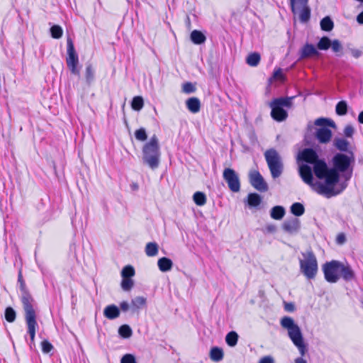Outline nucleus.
<instances>
[{
	"label": "nucleus",
	"instance_id": "f257e3e1",
	"mask_svg": "<svg viewBox=\"0 0 363 363\" xmlns=\"http://www.w3.org/2000/svg\"><path fill=\"white\" fill-rule=\"evenodd\" d=\"M353 162L352 153L347 155L339 152L332 159V167H329L326 162H320L316 167L318 179L323 182L318 181L315 184L317 193L326 198L341 194L347 187L348 182L352 176Z\"/></svg>",
	"mask_w": 363,
	"mask_h": 363
},
{
	"label": "nucleus",
	"instance_id": "f03ea898",
	"mask_svg": "<svg viewBox=\"0 0 363 363\" xmlns=\"http://www.w3.org/2000/svg\"><path fill=\"white\" fill-rule=\"evenodd\" d=\"M18 282L20 284L21 291V302L25 311V318L28 326V333L30 335L31 343L33 342L35 329L37 327L36 315L34 309V299L27 291L25 282L20 272L18 277Z\"/></svg>",
	"mask_w": 363,
	"mask_h": 363
},
{
	"label": "nucleus",
	"instance_id": "7ed1b4c3",
	"mask_svg": "<svg viewBox=\"0 0 363 363\" xmlns=\"http://www.w3.org/2000/svg\"><path fill=\"white\" fill-rule=\"evenodd\" d=\"M280 324L283 328L287 330L289 337L297 347L301 355L304 356L308 349L304 342L303 334L299 326L289 316L283 317L280 320Z\"/></svg>",
	"mask_w": 363,
	"mask_h": 363
},
{
	"label": "nucleus",
	"instance_id": "20e7f679",
	"mask_svg": "<svg viewBox=\"0 0 363 363\" xmlns=\"http://www.w3.org/2000/svg\"><path fill=\"white\" fill-rule=\"evenodd\" d=\"M143 162L152 169L159 167L160 161V147L159 140L155 135H153L150 140L143 147Z\"/></svg>",
	"mask_w": 363,
	"mask_h": 363
},
{
	"label": "nucleus",
	"instance_id": "39448f33",
	"mask_svg": "<svg viewBox=\"0 0 363 363\" xmlns=\"http://www.w3.org/2000/svg\"><path fill=\"white\" fill-rule=\"evenodd\" d=\"M294 96L291 97H279L274 99L270 103L269 106L272 109V118L278 122L284 121L288 117L287 111L284 108H289L292 106V100Z\"/></svg>",
	"mask_w": 363,
	"mask_h": 363
},
{
	"label": "nucleus",
	"instance_id": "423d86ee",
	"mask_svg": "<svg viewBox=\"0 0 363 363\" xmlns=\"http://www.w3.org/2000/svg\"><path fill=\"white\" fill-rule=\"evenodd\" d=\"M303 259H299L300 271L308 279H313L318 272V261L311 250L301 252Z\"/></svg>",
	"mask_w": 363,
	"mask_h": 363
},
{
	"label": "nucleus",
	"instance_id": "0eeeda50",
	"mask_svg": "<svg viewBox=\"0 0 363 363\" xmlns=\"http://www.w3.org/2000/svg\"><path fill=\"white\" fill-rule=\"evenodd\" d=\"M264 157L269 169L272 177L277 179L279 177L284 170V164L279 152L274 148L265 151Z\"/></svg>",
	"mask_w": 363,
	"mask_h": 363
},
{
	"label": "nucleus",
	"instance_id": "6e6552de",
	"mask_svg": "<svg viewBox=\"0 0 363 363\" xmlns=\"http://www.w3.org/2000/svg\"><path fill=\"white\" fill-rule=\"evenodd\" d=\"M314 125L320 126L315 133V137L320 143L326 144L329 143L332 138V131L328 127H334L335 123L328 118H319L314 122Z\"/></svg>",
	"mask_w": 363,
	"mask_h": 363
},
{
	"label": "nucleus",
	"instance_id": "1a4fd4ad",
	"mask_svg": "<svg viewBox=\"0 0 363 363\" xmlns=\"http://www.w3.org/2000/svg\"><path fill=\"white\" fill-rule=\"evenodd\" d=\"M67 57L66 59L67 65L71 73L74 75H79V69L77 67L79 64V57L75 51L74 43L70 38L67 40Z\"/></svg>",
	"mask_w": 363,
	"mask_h": 363
},
{
	"label": "nucleus",
	"instance_id": "9d476101",
	"mask_svg": "<svg viewBox=\"0 0 363 363\" xmlns=\"http://www.w3.org/2000/svg\"><path fill=\"white\" fill-rule=\"evenodd\" d=\"M325 279L329 283H336L340 279V261L332 260L323 265Z\"/></svg>",
	"mask_w": 363,
	"mask_h": 363
},
{
	"label": "nucleus",
	"instance_id": "9b49d317",
	"mask_svg": "<svg viewBox=\"0 0 363 363\" xmlns=\"http://www.w3.org/2000/svg\"><path fill=\"white\" fill-rule=\"evenodd\" d=\"M299 159L308 164H313V173L315 177L318 178V172L316 169L317 165L321 162H325L323 160H320L318 158V155L315 150L312 148H306L304 149L298 156Z\"/></svg>",
	"mask_w": 363,
	"mask_h": 363
},
{
	"label": "nucleus",
	"instance_id": "f8f14e48",
	"mask_svg": "<svg viewBox=\"0 0 363 363\" xmlns=\"http://www.w3.org/2000/svg\"><path fill=\"white\" fill-rule=\"evenodd\" d=\"M223 177L231 191L238 192L240 190V178L234 169L225 168L223 172Z\"/></svg>",
	"mask_w": 363,
	"mask_h": 363
},
{
	"label": "nucleus",
	"instance_id": "ddd939ff",
	"mask_svg": "<svg viewBox=\"0 0 363 363\" xmlns=\"http://www.w3.org/2000/svg\"><path fill=\"white\" fill-rule=\"evenodd\" d=\"M249 180L250 184L260 192L268 191V184L264 181L263 177L258 171H252L249 174Z\"/></svg>",
	"mask_w": 363,
	"mask_h": 363
},
{
	"label": "nucleus",
	"instance_id": "4468645a",
	"mask_svg": "<svg viewBox=\"0 0 363 363\" xmlns=\"http://www.w3.org/2000/svg\"><path fill=\"white\" fill-rule=\"evenodd\" d=\"M313 168L312 169L311 166L308 164H302L299 166V174L303 181L311 186L313 189L317 192L315 184L317 182H313Z\"/></svg>",
	"mask_w": 363,
	"mask_h": 363
},
{
	"label": "nucleus",
	"instance_id": "2eb2a0df",
	"mask_svg": "<svg viewBox=\"0 0 363 363\" xmlns=\"http://www.w3.org/2000/svg\"><path fill=\"white\" fill-rule=\"evenodd\" d=\"M340 278L345 281H351L355 279V273L348 263L340 262Z\"/></svg>",
	"mask_w": 363,
	"mask_h": 363
},
{
	"label": "nucleus",
	"instance_id": "dca6fc26",
	"mask_svg": "<svg viewBox=\"0 0 363 363\" xmlns=\"http://www.w3.org/2000/svg\"><path fill=\"white\" fill-rule=\"evenodd\" d=\"M300 220L296 218L286 220L282 224L283 230L289 234H295L298 233L300 229Z\"/></svg>",
	"mask_w": 363,
	"mask_h": 363
},
{
	"label": "nucleus",
	"instance_id": "f3484780",
	"mask_svg": "<svg viewBox=\"0 0 363 363\" xmlns=\"http://www.w3.org/2000/svg\"><path fill=\"white\" fill-rule=\"evenodd\" d=\"M319 55L317 48L312 44L306 43L300 50V59H306Z\"/></svg>",
	"mask_w": 363,
	"mask_h": 363
},
{
	"label": "nucleus",
	"instance_id": "a211bd4d",
	"mask_svg": "<svg viewBox=\"0 0 363 363\" xmlns=\"http://www.w3.org/2000/svg\"><path fill=\"white\" fill-rule=\"evenodd\" d=\"M104 315L109 320L116 319L120 315V309L114 304L108 305L104 310Z\"/></svg>",
	"mask_w": 363,
	"mask_h": 363
},
{
	"label": "nucleus",
	"instance_id": "6ab92c4d",
	"mask_svg": "<svg viewBox=\"0 0 363 363\" xmlns=\"http://www.w3.org/2000/svg\"><path fill=\"white\" fill-rule=\"evenodd\" d=\"M187 109L193 113L199 112L201 108V101L197 97H191L186 101Z\"/></svg>",
	"mask_w": 363,
	"mask_h": 363
},
{
	"label": "nucleus",
	"instance_id": "aec40b11",
	"mask_svg": "<svg viewBox=\"0 0 363 363\" xmlns=\"http://www.w3.org/2000/svg\"><path fill=\"white\" fill-rule=\"evenodd\" d=\"M298 7H301V9L299 13V20L301 23H307L311 18V9L308 4H303L296 6V9Z\"/></svg>",
	"mask_w": 363,
	"mask_h": 363
},
{
	"label": "nucleus",
	"instance_id": "412c9836",
	"mask_svg": "<svg viewBox=\"0 0 363 363\" xmlns=\"http://www.w3.org/2000/svg\"><path fill=\"white\" fill-rule=\"evenodd\" d=\"M157 265L161 272H167L172 269L173 267V262L169 258L163 257L158 259Z\"/></svg>",
	"mask_w": 363,
	"mask_h": 363
},
{
	"label": "nucleus",
	"instance_id": "4be33fe9",
	"mask_svg": "<svg viewBox=\"0 0 363 363\" xmlns=\"http://www.w3.org/2000/svg\"><path fill=\"white\" fill-rule=\"evenodd\" d=\"M191 40L196 45H201L205 43L206 35L200 30H194L190 35Z\"/></svg>",
	"mask_w": 363,
	"mask_h": 363
},
{
	"label": "nucleus",
	"instance_id": "5701e85b",
	"mask_svg": "<svg viewBox=\"0 0 363 363\" xmlns=\"http://www.w3.org/2000/svg\"><path fill=\"white\" fill-rule=\"evenodd\" d=\"M285 213V208L281 206H275L270 211V216L274 220L282 219Z\"/></svg>",
	"mask_w": 363,
	"mask_h": 363
},
{
	"label": "nucleus",
	"instance_id": "b1692460",
	"mask_svg": "<svg viewBox=\"0 0 363 363\" xmlns=\"http://www.w3.org/2000/svg\"><path fill=\"white\" fill-rule=\"evenodd\" d=\"M223 350L218 347H213L210 351V358L213 362H220L223 359Z\"/></svg>",
	"mask_w": 363,
	"mask_h": 363
},
{
	"label": "nucleus",
	"instance_id": "393cba45",
	"mask_svg": "<svg viewBox=\"0 0 363 363\" xmlns=\"http://www.w3.org/2000/svg\"><path fill=\"white\" fill-rule=\"evenodd\" d=\"M349 142L342 138H335L333 140V145L340 151L347 152L349 147Z\"/></svg>",
	"mask_w": 363,
	"mask_h": 363
},
{
	"label": "nucleus",
	"instance_id": "a878e982",
	"mask_svg": "<svg viewBox=\"0 0 363 363\" xmlns=\"http://www.w3.org/2000/svg\"><path fill=\"white\" fill-rule=\"evenodd\" d=\"M262 201V197L257 193H250L247 195V204L250 207H257Z\"/></svg>",
	"mask_w": 363,
	"mask_h": 363
},
{
	"label": "nucleus",
	"instance_id": "bb28decb",
	"mask_svg": "<svg viewBox=\"0 0 363 363\" xmlns=\"http://www.w3.org/2000/svg\"><path fill=\"white\" fill-rule=\"evenodd\" d=\"M159 246L157 242H151L147 243L145 252L148 257H155L158 254Z\"/></svg>",
	"mask_w": 363,
	"mask_h": 363
},
{
	"label": "nucleus",
	"instance_id": "cd10ccee",
	"mask_svg": "<svg viewBox=\"0 0 363 363\" xmlns=\"http://www.w3.org/2000/svg\"><path fill=\"white\" fill-rule=\"evenodd\" d=\"M320 28L324 31H331L334 27V23L330 16L324 17L320 23Z\"/></svg>",
	"mask_w": 363,
	"mask_h": 363
},
{
	"label": "nucleus",
	"instance_id": "c85d7f7f",
	"mask_svg": "<svg viewBox=\"0 0 363 363\" xmlns=\"http://www.w3.org/2000/svg\"><path fill=\"white\" fill-rule=\"evenodd\" d=\"M290 211L295 216H301L304 213L305 208L302 203L296 202L291 206Z\"/></svg>",
	"mask_w": 363,
	"mask_h": 363
},
{
	"label": "nucleus",
	"instance_id": "c756f323",
	"mask_svg": "<svg viewBox=\"0 0 363 363\" xmlns=\"http://www.w3.org/2000/svg\"><path fill=\"white\" fill-rule=\"evenodd\" d=\"M238 341V335L235 331L229 332L225 336V342L230 347H235Z\"/></svg>",
	"mask_w": 363,
	"mask_h": 363
},
{
	"label": "nucleus",
	"instance_id": "7c9ffc66",
	"mask_svg": "<svg viewBox=\"0 0 363 363\" xmlns=\"http://www.w3.org/2000/svg\"><path fill=\"white\" fill-rule=\"evenodd\" d=\"M331 40L327 37H322L317 43V49L320 50H327L330 48Z\"/></svg>",
	"mask_w": 363,
	"mask_h": 363
},
{
	"label": "nucleus",
	"instance_id": "2f4dec72",
	"mask_svg": "<svg viewBox=\"0 0 363 363\" xmlns=\"http://www.w3.org/2000/svg\"><path fill=\"white\" fill-rule=\"evenodd\" d=\"M260 58V55L258 52H252L247 56L246 62L250 66L256 67L259 63Z\"/></svg>",
	"mask_w": 363,
	"mask_h": 363
},
{
	"label": "nucleus",
	"instance_id": "473e14b6",
	"mask_svg": "<svg viewBox=\"0 0 363 363\" xmlns=\"http://www.w3.org/2000/svg\"><path fill=\"white\" fill-rule=\"evenodd\" d=\"M194 203L199 206H203L206 203V196L201 191H196L193 196Z\"/></svg>",
	"mask_w": 363,
	"mask_h": 363
},
{
	"label": "nucleus",
	"instance_id": "72a5a7b5",
	"mask_svg": "<svg viewBox=\"0 0 363 363\" xmlns=\"http://www.w3.org/2000/svg\"><path fill=\"white\" fill-rule=\"evenodd\" d=\"M347 104L345 101H339L335 107L336 113L339 116H345L347 113Z\"/></svg>",
	"mask_w": 363,
	"mask_h": 363
},
{
	"label": "nucleus",
	"instance_id": "f704fd0d",
	"mask_svg": "<svg viewBox=\"0 0 363 363\" xmlns=\"http://www.w3.org/2000/svg\"><path fill=\"white\" fill-rule=\"evenodd\" d=\"M143 106L144 101L142 96H137L133 97L131 102V106L133 110L140 111L143 108Z\"/></svg>",
	"mask_w": 363,
	"mask_h": 363
},
{
	"label": "nucleus",
	"instance_id": "c9c22d12",
	"mask_svg": "<svg viewBox=\"0 0 363 363\" xmlns=\"http://www.w3.org/2000/svg\"><path fill=\"white\" fill-rule=\"evenodd\" d=\"M85 77L88 84H91L94 80V70L91 64L87 65L86 67Z\"/></svg>",
	"mask_w": 363,
	"mask_h": 363
},
{
	"label": "nucleus",
	"instance_id": "e433bc0d",
	"mask_svg": "<svg viewBox=\"0 0 363 363\" xmlns=\"http://www.w3.org/2000/svg\"><path fill=\"white\" fill-rule=\"evenodd\" d=\"M4 316L6 321L13 323L16 320V313L12 307L9 306L5 309Z\"/></svg>",
	"mask_w": 363,
	"mask_h": 363
},
{
	"label": "nucleus",
	"instance_id": "4c0bfd02",
	"mask_svg": "<svg viewBox=\"0 0 363 363\" xmlns=\"http://www.w3.org/2000/svg\"><path fill=\"white\" fill-rule=\"evenodd\" d=\"M118 334L123 338H128L132 335L133 331L128 325L125 324L119 328Z\"/></svg>",
	"mask_w": 363,
	"mask_h": 363
},
{
	"label": "nucleus",
	"instance_id": "58836bf2",
	"mask_svg": "<svg viewBox=\"0 0 363 363\" xmlns=\"http://www.w3.org/2000/svg\"><path fill=\"white\" fill-rule=\"evenodd\" d=\"M50 35L55 39H59L62 36L63 30L59 25H53L50 29Z\"/></svg>",
	"mask_w": 363,
	"mask_h": 363
},
{
	"label": "nucleus",
	"instance_id": "ea45409f",
	"mask_svg": "<svg viewBox=\"0 0 363 363\" xmlns=\"http://www.w3.org/2000/svg\"><path fill=\"white\" fill-rule=\"evenodd\" d=\"M135 275V269L131 265H126L121 271L122 278H131Z\"/></svg>",
	"mask_w": 363,
	"mask_h": 363
},
{
	"label": "nucleus",
	"instance_id": "a19ab883",
	"mask_svg": "<svg viewBox=\"0 0 363 363\" xmlns=\"http://www.w3.org/2000/svg\"><path fill=\"white\" fill-rule=\"evenodd\" d=\"M131 303L134 308L138 309L146 304V298L143 296H136L132 299Z\"/></svg>",
	"mask_w": 363,
	"mask_h": 363
},
{
	"label": "nucleus",
	"instance_id": "79ce46f5",
	"mask_svg": "<svg viewBox=\"0 0 363 363\" xmlns=\"http://www.w3.org/2000/svg\"><path fill=\"white\" fill-rule=\"evenodd\" d=\"M135 137L136 140L143 142L147 139L146 130L144 128H140L135 130Z\"/></svg>",
	"mask_w": 363,
	"mask_h": 363
},
{
	"label": "nucleus",
	"instance_id": "37998d69",
	"mask_svg": "<svg viewBox=\"0 0 363 363\" xmlns=\"http://www.w3.org/2000/svg\"><path fill=\"white\" fill-rule=\"evenodd\" d=\"M121 285L123 291H128L133 287L134 282L131 278H123Z\"/></svg>",
	"mask_w": 363,
	"mask_h": 363
},
{
	"label": "nucleus",
	"instance_id": "c03bdc74",
	"mask_svg": "<svg viewBox=\"0 0 363 363\" xmlns=\"http://www.w3.org/2000/svg\"><path fill=\"white\" fill-rule=\"evenodd\" d=\"M308 0H290L291 11L294 14L296 13V6L308 4Z\"/></svg>",
	"mask_w": 363,
	"mask_h": 363
},
{
	"label": "nucleus",
	"instance_id": "a18cd8bd",
	"mask_svg": "<svg viewBox=\"0 0 363 363\" xmlns=\"http://www.w3.org/2000/svg\"><path fill=\"white\" fill-rule=\"evenodd\" d=\"M182 91L185 94H192L196 91L195 86L191 82H186L182 85Z\"/></svg>",
	"mask_w": 363,
	"mask_h": 363
},
{
	"label": "nucleus",
	"instance_id": "49530a36",
	"mask_svg": "<svg viewBox=\"0 0 363 363\" xmlns=\"http://www.w3.org/2000/svg\"><path fill=\"white\" fill-rule=\"evenodd\" d=\"M330 48H332V50L335 53L340 52L342 49V46L340 42L336 39L331 41Z\"/></svg>",
	"mask_w": 363,
	"mask_h": 363
},
{
	"label": "nucleus",
	"instance_id": "de8ad7c7",
	"mask_svg": "<svg viewBox=\"0 0 363 363\" xmlns=\"http://www.w3.org/2000/svg\"><path fill=\"white\" fill-rule=\"evenodd\" d=\"M42 351L44 353H49L52 349V345L48 340H45L41 342Z\"/></svg>",
	"mask_w": 363,
	"mask_h": 363
},
{
	"label": "nucleus",
	"instance_id": "09e8293b",
	"mask_svg": "<svg viewBox=\"0 0 363 363\" xmlns=\"http://www.w3.org/2000/svg\"><path fill=\"white\" fill-rule=\"evenodd\" d=\"M121 363H137L135 357L131 354L123 355L121 359Z\"/></svg>",
	"mask_w": 363,
	"mask_h": 363
},
{
	"label": "nucleus",
	"instance_id": "8fccbe9b",
	"mask_svg": "<svg viewBox=\"0 0 363 363\" xmlns=\"http://www.w3.org/2000/svg\"><path fill=\"white\" fill-rule=\"evenodd\" d=\"M272 78L274 79H279L284 81V76L283 74L282 69L281 68H277L274 69Z\"/></svg>",
	"mask_w": 363,
	"mask_h": 363
},
{
	"label": "nucleus",
	"instance_id": "3c124183",
	"mask_svg": "<svg viewBox=\"0 0 363 363\" xmlns=\"http://www.w3.org/2000/svg\"><path fill=\"white\" fill-rule=\"evenodd\" d=\"M354 128L352 125H347L344 129V134L347 138H351L354 134Z\"/></svg>",
	"mask_w": 363,
	"mask_h": 363
},
{
	"label": "nucleus",
	"instance_id": "603ef678",
	"mask_svg": "<svg viewBox=\"0 0 363 363\" xmlns=\"http://www.w3.org/2000/svg\"><path fill=\"white\" fill-rule=\"evenodd\" d=\"M274 362H275L274 359L270 355L264 356V357H262L259 361V363H274Z\"/></svg>",
	"mask_w": 363,
	"mask_h": 363
},
{
	"label": "nucleus",
	"instance_id": "864d4df0",
	"mask_svg": "<svg viewBox=\"0 0 363 363\" xmlns=\"http://www.w3.org/2000/svg\"><path fill=\"white\" fill-rule=\"evenodd\" d=\"M265 229L267 233H273L277 230V227L274 224H268Z\"/></svg>",
	"mask_w": 363,
	"mask_h": 363
},
{
	"label": "nucleus",
	"instance_id": "5fc2aeb1",
	"mask_svg": "<svg viewBox=\"0 0 363 363\" xmlns=\"http://www.w3.org/2000/svg\"><path fill=\"white\" fill-rule=\"evenodd\" d=\"M120 308L122 311L126 312L129 309V303L127 301H123L120 303Z\"/></svg>",
	"mask_w": 363,
	"mask_h": 363
},
{
	"label": "nucleus",
	"instance_id": "6e6d98bb",
	"mask_svg": "<svg viewBox=\"0 0 363 363\" xmlns=\"http://www.w3.org/2000/svg\"><path fill=\"white\" fill-rule=\"evenodd\" d=\"M294 305L292 303H285L284 309L286 311L292 312L294 311Z\"/></svg>",
	"mask_w": 363,
	"mask_h": 363
},
{
	"label": "nucleus",
	"instance_id": "4d7b16f0",
	"mask_svg": "<svg viewBox=\"0 0 363 363\" xmlns=\"http://www.w3.org/2000/svg\"><path fill=\"white\" fill-rule=\"evenodd\" d=\"M345 242V236L343 233L339 234L337 237V242L338 244H343Z\"/></svg>",
	"mask_w": 363,
	"mask_h": 363
},
{
	"label": "nucleus",
	"instance_id": "13d9d810",
	"mask_svg": "<svg viewBox=\"0 0 363 363\" xmlns=\"http://www.w3.org/2000/svg\"><path fill=\"white\" fill-rule=\"evenodd\" d=\"M352 54L354 57L358 58V57H359L361 56L362 52H361V51L354 49V50H352Z\"/></svg>",
	"mask_w": 363,
	"mask_h": 363
},
{
	"label": "nucleus",
	"instance_id": "bf43d9fd",
	"mask_svg": "<svg viewBox=\"0 0 363 363\" xmlns=\"http://www.w3.org/2000/svg\"><path fill=\"white\" fill-rule=\"evenodd\" d=\"M357 21L359 24H363V11L359 13L357 16Z\"/></svg>",
	"mask_w": 363,
	"mask_h": 363
},
{
	"label": "nucleus",
	"instance_id": "052dcab7",
	"mask_svg": "<svg viewBox=\"0 0 363 363\" xmlns=\"http://www.w3.org/2000/svg\"><path fill=\"white\" fill-rule=\"evenodd\" d=\"M295 363H307V362L302 357H298L295 359Z\"/></svg>",
	"mask_w": 363,
	"mask_h": 363
},
{
	"label": "nucleus",
	"instance_id": "680f3d73",
	"mask_svg": "<svg viewBox=\"0 0 363 363\" xmlns=\"http://www.w3.org/2000/svg\"><path fill=\"white\" fill-rule=\"evenodd\" d=\"M358 121L363 124V111H361L358 116Z\"/></svg>",
	"mask_w": 363,
	"mask_h": 363
},
{
	"label": "nucleus",
	"instance_id": "e2e57ef3",
	"mask_svg": "<svg viewBox=\"0 0 363 363\" xmlns=\"http://www.w3.org/2000/svg\"><path fill=\"white\" fill-rule=\"evenodd\" d=\"M132 187L133 189H138V186L136 184H133Z\"/></svg>",
	"mask_w": 363,
	"mask_h": 363
},
{
	"label": "nucleus",
	"instance_id": "0e129e2a",
	"mask_svg": "<svg viewBox=\"0 0 363 363\" xmlns=\"http://www.w3.org/2000/svg\"><path fill=\"white\" fill-rule=\"evenodd\" d=\"M312 128H313V125H312L311 123H309L308 124V130H311Z\"/></svg>",
	"mask_w": 363,
	"mask_h": 363
}]
</instances>
